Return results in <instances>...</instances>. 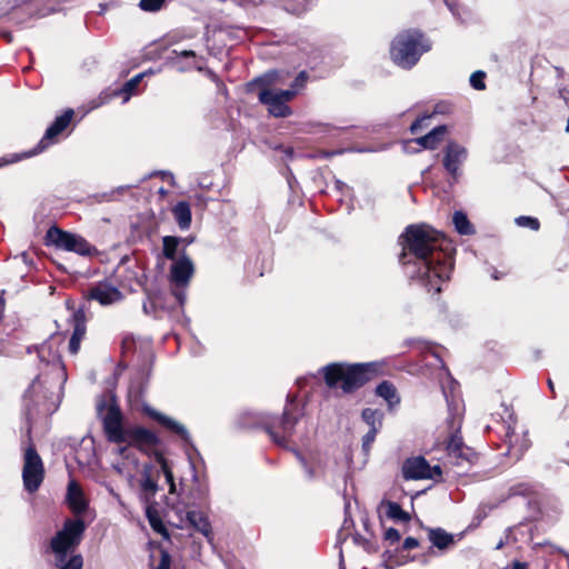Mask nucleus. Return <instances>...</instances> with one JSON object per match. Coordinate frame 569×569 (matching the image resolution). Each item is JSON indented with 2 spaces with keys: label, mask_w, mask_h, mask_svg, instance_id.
I'll return each instance as SVG.
<instances>
[{
  "label": "nucleus",
  "mask_w": 569,
  "mask_h": 569,
  "mask_svg": "<svg viewBox=\"0 0 569 569\" xmlns=\"http://www.w3.org/2000/svg\"><path fill=\"white\" fill-rule=\"evenodd\" d=\"M141 489L144 493V499L148 501L150 498H153L158 491V483L153 480L149 473L144 472L143 478L141 480Z\"/></svg>",
  "instance_id": "7c9ffc66"
},
{
  "label": "nucleus",
  "mask_w": 569,
  "mask_h": 569,
  "mask_svg": "<svg viewBox=\"0 0 569 569\" xmlns=\"http://www.w3.org/2000/svg\"><path fill=\"white\" fill-rule=\"evenodd\" d=\"M510 569H528V565L526 562L515 561Z\"/></svg>",
  "instance_id": "864d4df0"
},
{
  "label": "nucleus",
  "mask_w": 569,
  "mask_h": 569,
  "mask_svg": "<svg viewBox=\"0 0 569 569\" xmlns=\"http://www.w3.org/2000/svg\"><path fill=\"white\" fill-rule=\"evenodd\" d=\"M296 456L301 460V462H303V463H305V460H303V458L299 455V452H296Z\"/></svg>",
  "instance_id": "680f3d73"
},
{
  "label": "nucleus",
  "mask_w": 569,
  "mask_h": 569,
  "mask_svg": "<svg viewBox=\"0 0 569 569\" xmlns=\"http://www.w3.org/2000/svg\"><path fill=\"white\" fill-rule=\"evenodd\" d=\"M443 395H445V398H446V400H447V403H448L449 408H451V406H452V405H453V402H455V398H453V396H452V395H451V396H449V393H448L446 390H443Z\"/></svg>",
  "instance_id": "5fc2aeb1"
},
{
  "label": "nucleus",
  "mask_w": 569,
  "mask_h": 569,
  "mask_svg": "<svg viewBox=\"0 0 569 569\" xmlns=\"http://www.w3.org/2000/svg\"><path fill=\"white\" fill-rule=\"evenodd\" d=\"M380 509L385 511L386 516L398 522H408L410 520V515L402 510L399 503L382 500L380 503Z\"/></svg>",
  "instance_id": "a878e982"
},
{
  "label": "nucleus",
  "mask_w": 569,
  "mask_h": 569,
  "mask_svg": "<svg viewBox=\"0 0 569 569\" xmlns=\"http://www.w3.org/2000/svg\"><path fill=\"white\" fill-rule=\"evenodd\" d=\"M2 320V317L0 316V321Z\"/></svg>",
  "instance_id": "0e129e2a"
},
{
  "label": "nucleus",
  "mask_w": 569,
  "mask_h": 569,
  "mask_svg": "<svg viewBox=\"0 0 569 569\" xmlns=\"http://www.w3.org/2000/svg\"><path fill=\"white\" fill-rule=\"evenodd\" d=\"M419 546V542L416 538L413 537H408L405 539L403 543H402V549L403 550H410V549H413L416 547Z\"/></svg>",
  "instance_id": "09e8293b"
},
{
  "label": "nucleus",
  "mask_w": 569,
  "mask_h": 569,
  "mask_svg": "<svg viewBox=\"0 0 569 569\" xmlns=\"http://www.w3.org/2000/svg\"><path fill=\"white\" fill-rule=\"evenodd\" d=\"M44 479V466L33 445L28 446L23 453L22 480L24 489L36 492Z\"/></svg>",
  "instance_id": "1a4fd4ad"
},
{
  "label": "nucleus",
  "mask_w": 569,
  "mask_h": 569,
  "mask_svg": "<svg viewBox=\"0 0 569 569\" xmlns=\"http://www.w3.org/2000/svg\"><path fill=\"white\" fill-rule=\"evenodd\" d=\"M548 387L551 391H555L553 382L551 379L548 380Z\"/></svg>",
  "instance_id": "13d9d810"
},
{
  "label": "nucleus",
  "mask_w": 569,
  "mask_h": 569,
  "mask_svg": "<svg viewBox=\"0 0 569 569\" xmlns=\"http://www.w3.org/2000/svg\"><path fill=\"white\" fill-rule=\"evenodd\" d=\"M447 453L449 461L461 468L468 467L477 460V453L471 448L465 446L458 432L450 437L447 445Z\"/></svg>",
  "instance_id": "f8f14e48"
},
{
  "label": "nucleus",
  "mask_w": 569,
  "mask_h": 569,
  "mask_svg": "<svg viewBox=\"0 0 569 569\" xmlns=\"http://www.w3.org/2000/svg\"><path fill=\"white\" fill-rule=\"evenodd\" d=\"M180 239L172 236H166L162 238V251L163 256L169 260L176 259L177 248Z\"/></svg>",
  "instance_id": "c756f323"
},
{
  "label": "nucleus",
  "mask_w": 569,
  "mask_h": 569,
  "mask_svg": "<svg viewBox=\"0 0 569 569\" xmlns=\"http://www.w3.org/2000/svg\"><path fill=\"white\" fill-rule=\"evenodd\" d=\"M73 117V110L67 109L61 116L57 117L56 120L46 130V133L39 142V151H42L47 146L53 141L71 122Z\"/></svg>",
  "instance_id": "f3484780"
},
{
  "label": "nucleus",
  "mask_w": 569,
  "mask_h": 569,
  "mask_svg": "<svg viewBox=\"0 0 569 569\" xmlns=\"http://www.w3.org/2000/svg\"><path fill=\"white\" fill-rule=\"evenodd\" d=\"M64 381L66 373L60 363L49 366L48 372L34 378L23 398L26 416L29 420L36 413L49 415L57 410Z\"/></svg>",
  "instance_id": "f03ea898"
},
{
  "label": "nucleus",
  "mask_w": 569,
  "mask_h": 569,
  "mask_svg": "<svg viewBox=\"0 0 569 569\" xmlns=\"http://www.w3.org/2000/svg\"><path fill=\"white\" fill-rule=\"evenodd\" d=\"M308 78L309 76L306 71L299 72L298 76L295 78L293 82L291 83V88L296 90V92L298 93L299 90L305 88Z\"/></svg>",
  "instance_id": "37998d69"
},
{
  "label": "nucleus",
  "mask_w": 569,
  "mask_h": 569,
  "mask_svg": "<svg viewBox=\"0 0 569 569\" xmlns=\"http://www.w3.org/2000/svg\"><path fill=\"white\" fill-rule=\"evenodd\" d=\"M4 306H6L4 299L0 297V316L2 318H3V313H4Z\"/></svg>",
  "instance_id": "4d7b16f0"
},
{
  "label": "nucleus",
  "mask_w": 569,
  "mask_h": 569,
  "mask_svg": "<svg viewBox=\"0 0 569 569\" xmlns=\"http://www.w3.org/2000/svg\"><path fill=\"white\" fill-rule=\"evenodd\" d=\"M124 443L142 449L143 447H157L160 443L159 437L151 430L140 427H127Z\"/></svg>",
  "instance_id": "4468645a"
},
{
  "label": "nucleus",
  "mask_w": 569,
  "mask_h": 569,
  "mask_svg": "<svg viewBox=\"0 0 569 569\" xmlns=\"http://www.w3.org/2000/svg\"><path fill=\"white\" fill-rule=\"evenodd\" d=\"M97 415L102 420L103 431L108 441L124 443L127 428L122 426V413L114 398H101L97 402Z\"/></svg>",
  "instance_id": "0eeeda50"
},
{
  "label": "nucleus",
  "mask_w": 569,
  "mask_h": 569,
  "mask_svg": "<svg viewBox=\"0 0 569 569\" xmlns=\"http://www.w3.org/2000/svg\"><path fill=\"white\" fill-rule=\"evenodd\" d=\"M452 221L458 233L469 236L475 232L473 227L462 211H456Z\"/></svg>",
  "instance_id": "c85d7f7f"
},
{
  "label": "nucleus",
  "mask_w": 569,
  "mask_h": 569,
  "mask_svg": "<svg viewBox=\"0 0 569 569\" xmlns=\"http://www.w3.org/2000/svg\"><path fill=\"white\" fill-rule=\"evenodd\" d=\"M172 214L179 228L181 230H187L191 224V209L190 204L187 201H179L172 208Z\"/></svg>",
  "instance_id": "b1692460"
},
{
  "label": "nucleus",
  "mask_w": 569,
  "mask_h": 569,
  "mask_svg": "<svg viewBox=\"0 0 569 569\" xmlns=\"http://www.w3.org/2000/svg\"><path fill=\"white\" fill-rule=\"evenodd\" d=\"M67 501L74 513H82L88 507L82 489L74 480L68 483Z\"/></svg>",
  "instance_id": "412c9836"
},
{
  "label": "nucleus",
  "mask_w": 569,
  "mask_h": 569,
  "mask_svg": "<svg viewBox=\"0 0 569 569\" xmlns=\"http://www.w3.org/2000/svg\"><path fill=\"white\" fill-rule=\"evenodd\" d=\"M171 567V557L167 551H161L160 561L156 569H170Z\"/></svg>",
  "instance_id": "49530a36"
},
{
  "label": "nucleus",
  "mask_w": 569,
  "mask_h": 569,
  "mask_svg": "<svg viewBox=\"0 0 569 569\" xmlns=\"http://www.w3.org/2000/svg\"><path fill=\"white\" fill-rule=\"evenodd\" d=\"M445 112H446V111H445V106H442V104H437V106L435 107V111H433V113H445Z\"/></svg>",
  "instance_id": "6e6d98bb"
},
{
  "label": "nucleus",
  "mask_w": 569,
  "mask_h": 569,
  "mask_svg": "<svg viewBox=\"0 0 569 569\" xmlns=\"http://www.w3.org/2000/svg\"><path fill=\"white\" fill-rule=\"evenodd\" d=\"M187 520L196 530L201 532L208 539L210 538L211 526L208 518L201 511L189 510L187 512Z\"/></svg>",
  "instance_id": "393cba45"
},
{
  "label": "nucleus",
  "mask_w": 569,
  "mask_h": 569,
  "mask_svg": "<svg viewBox=\"0 0 569 569\" xmlns=\"http://www.w3.org/2000/svg\"><path fill=\"white\" fill-rule=\"evenodd\" d=\"M376 393L385 399L390 407L399 403L400 401L395 386L389 381H382L379 383L376 388Z\"/></svg>",
  "instance_id": "bb28decb"
},
{
  "label": "nucleus",
  "mask_w": 569,
  "mask_h": 569,
  "mask_svg": "<svg viewBox=\"0 0 569 569\" xmlns=\"http://www.w3.org/2000/svg\"><path fill=\"white\" fill-rule=\"evenodd\" d=\"M91 300L98 301L101 306H110L122 300V292L108 282H99L91 287L87 293Z\"/></svg>",
  "instance_id": "2eb2a0df"
},
{
  "label": "nucleus",
  "mask_w": 569,
  "mask_h": 569,
  "mask_svg": "<svg viewBox=\"0 0 569 569\" xmlns=\"http://www.w3.org/2000/svg\"><path fill=\"white\" fill-rule=\"evenodd\" d=\"M428 538L432 543V547L439 550H447L455 543L453 536L448 533L442 528H432L428 530Z\"/></svg>",
  "instance_id": "5701e85b"
},
{
  "label": "nucleus",
  "mask_w": 569,
  "mask_h": 569,
  "mask_svg": "<svg viewBox=\"0 0 569 569\" xmlns=\"http://www.w3.org/2000/svg\"><path fill=\"white\" fill-rule=\"evenodd\" d=\"M502 547H503V541H502V540H500V541L497 543V546H496V550H499V549H501Z\"/></svg>",
  "instance_id": "bf43d9fd"
},
{
  "label": "nucleus",
  "mask_w": 569,
  "mask_h": 569,
  "mask_svg": "<svg viewBox=\"0 0 569 569\" xmlns=\"http://www.w3.org/2000/svg\"><path fill=\"white\" fill-rule=\"evenodd\" d=\"M274 92L286 104L288 101L292 100L297 94L296 90H293L292 88L287 90H278Z\"/></svg>",
  "instance_id": "a18cd8bd"
},
{
  "label": "nucleus",
  "mask_w": 569,
  "mask_h": 569,
  "mask_svg": "<svg viewBox=\"0 0 569 569\" xmlns=\"http://www.w3.org/2000/svg\"><path fill=\"white\" fill-rule=\"evenodd\" d=\"M158 462L160 465L161 471L163 472V475L166 477L167 482L170 485V492L171 493L174 492L176 485L173 481V473L171 471V468H170L168 461L162 456H159Z\"/></svg>",
  "instance_id": "72a5a7b5"
},
{
  "label": "nucleus",
  "mask_w": 569,
  "mask_h": 569,
  "mask_svg": "<svg viewBox=\"0 0 569 569\" xmlns=\"http://www.w3.org/2000/svg\"><path fill=\"white\" fill-rule=\"evenodd\" d=\"M430 49V41L419 30H406L392 40L390 57L402 69H411Z\"/></svg>",
  "instance_id": "20e7f679"
},
{
  "label": "nucleus",
  "mask_w": 569,
  "mask_h": 569,
  "mask_svg": "<svg viewBox=\"0 0 569 569\" xmlns=\"http://www.w3.org/2000/svg\"><path fill=\"white\" fill-rule=\"evenodd\" d=\"M380 430L369 429L368 432L362 437V450L368 453L370 451L371 445L373 443L377 433Z\"/></svg>",
  "instance_id": "79ce46f5"
},
{
  "label": "nucleus",
  "mask_w": 569,
  "mask_h": 569,
  "mask_svg": "<svg viewBox=\"0 0 569 569\" xmlns=\"http://www.w3.org/2000/svg\"><path fill=\"white\" fill-rule=\"evenodd\" d=\"M506 441L508 442V455L520 459L526 450L530 447V440L527 433L516 435L510 426L506 432Z\"/></svg>",
  "instance_id": "aec40b11"
},
{
  "label": "nucleus",
  "mask_w": 569,
  "mask_h": 569,
  "mask_svg": "<svg viewBox=\"0 0 569 569\" xmlns=\"http://www.w3.org/2000/svg\"><path fill=\"white\" fill-rule=\"evenodd\" d=\"M278 72L269 71L261 77L256 78L252 83L261 84V86H271L276 83Z\"/></svg>",
  "instance_id": "a19ab883"
},
{
  "label": "nucleus",
  "mask_w": 569,
  "mask_h": 569,
  "mask_svg": "<svg viewBox=\"0 0 569 569\" xmlns=\"http://www.w3.org/2000/svg\"><path fill=\"white\" fill-rule=\"evenodd\" d=\"M486 73L481 70L475 71L470 76V86L476 90H483L486 88L485 83Z\"/></svg>",
  "instance_id": "4c0bfd02"
},
{
  "label": "nucleus",
  "mask_w": 569,
  "mask_h": 569,
  "mask_svg": "<svg viewBox=\"0 0 569 569\" xmlns=\"http://www.w3.org/2000/svg\"><path fill=\"white\" fill-rule=\"evenodd\" d=\"M385 540L389 542V545H393L400 540V533L395 528H389L385 532Z\"/></svg>",
  "instance_id": "c03bdc74"
},
{
  "label": "nucleus",
  "mask_w": 569,
  "mask_h": 569,
  "mask_svg": "<svg viewBox=\"0 0 569 569\" xmlns=\"http://www.w3.org/2000/svg\"><path fill=\"white\" fill-rule=\"evenodd\" d=\"M126 189H127V187H119L116 191H117V192H122V191H123V190H126Z\"/></svg>",
  "instance_id": "052dcab7"
},
{
  "label": "nucleus",
  "mask_w": 569,
  "mask_h": 569,
  "mask_svg": "<svg viewBox=\"0 0 569 569\" xmlns=\"http://www.w3.org/2000/svg\"><path fill=\"white\" fill-rule=\"evenodd\" d=\"M342 561H343V555H342V552H340V562H342Z\"/></svg>",
  "instance_id": "e2e57ef3"
},
{
  "label": "nucleus",
  "mask_w": 569,
  "mask_h": 569,
  "mask_svg": "<svg viewBox=\"0 0 569 569\" xmlns=\"http://www.w3.org/2000/svg\"><path fill=\"white\" fill-rule=\"evenodd\" d=\"M54 566L58 569H82L83 559L81 555H71L70 558H67L66 561L58 563L57 559H54Z\"/></svg>",
  "instance_id": "473e14b6"
},
{
  "label": "nucleus",
  "mask_w": 569,
  "mask_h": 569,
  "mask_svg": "<svg viewBox=\"0 0 569 569\" xmlns=\"http://www.w3.org/2000/svg\"><path fill=\"white\" fill-rule=\"evenodd\" d=\"M383 412L379 409L366 408L362 410L361 418L370 427L369 429L381 430Z\"/></svg>",
  "instance_id": "cd10ccee"
},
{
  "label": "nucleus",
  "mask_w": 569,
  "mask_h": 569,
  "mask_svg": "<svg viewBox=\"0 0 569 569\" xmlns=\"http://www.w3.org/2000/svg\"><path fill=\"white\" fill-rule=\"evenodd\" d=\"M73 332L69 341V351L76 355L80 349V343L86 335V316L83 310H76L72 315Z\"/></svg>",
  "instance_id": "6ab92c4d"
},
{
  "label": "nucleus",
  "mask_w": 569,
  "mask_h": 569,
  "mask_svg": "<svg viewBox=\"0 0 569 569\" xmlns=\"http://www.w3.org/2000/svg\"><path fill=\"white\" fill-rule=\"evenodd\" d=\"M173 295L176 296L177 300L179 301L180 305H182L186 300V293L181 290H178L176 289L173 291Z\"/></svg>",
  "instance_id": "603ef678"
},
{
  "label": "nucleus",
  "mask_w": 569,
  "mask_h": 569,
  "mask_svg": "<svg viewBox=\"0 0 569 569\" xmlns=\"http://www.w3.org/2000/svg\"><path fill=\"white\" fill-rule=\"evenodd\" d=\"M301 416L302 412L295 403V398L291 399L290 396H288V403L281 418H272L266 415L262 416L260 420L272 441L278 446L287 447L289 439L295 433L296 425Z\"/></svg>",
  "instance_id": "39448f33"
},
{
  "label": "nucleus",
  "mask_w": 569,
  "mask_h": 569,
  "mask_svg": "<svg viewBox=\"0 0 569 569\" xmlns=\"http://www.w3.org/2000/svg\"><path fill=\"white\" fill-rule=\"evenodd\" d=\"M164 0H140L139 7L143 11L154 12L161 9Z\"/></svg>",
  "instance_id": "ea45409f"
},
{
  "label": "nucleus",
  "mask_w": 569,
  "mask_h": 569,
  "mask_svg": "<svg viewBox=\"0 0 569 569\" xmlns=\"http://www.w3.org/2000/svg\"><path fill=\"white\" fill-rule=\"evenodd\" d=\"M142 411L149 418L156 420L158 423H160L162 427H164L167 430L177 435L184 443L192 446L190 433L183 425H181L180 422L176 421L174 419L157 411L156 409L151 408L148 405H144L142 407Z\"/></svg>",
  "instance_id": "ddd939ff"
},
{
  "label": "nucleus",
  "mask_w": 569,
  "mask_h": 569,
  "mask_svg": "<svg viewBox=\"0 0 569 569\" xmlns=\"http://www.w3.org/2000/svg\"><path fill=\"white\" fill-rule=\"evenodd\" d=\"M193 274V263L192 261L186 257L182 256L180 259L173 262L171 266V281L179 286L184 287L188 284L190 278Z\"/></svg>",
  "instance_id": "a211bd4d"
},
{
  "label": "nucleus",
  "mask_w": 569,
  "mask_h": 569,
  "mask_svg": "<svg viewBox=\"0 0 569 569\" xmlns=\"http://www.w3.org/2000/svg\"><path fill=\"white\" fill-rule=\"evenodd\" d=\"M447 132L446 126H438L433 128L430 132L427 134L419 137L415 140L419 146H421L423 149L435 150L443 139V136Z\"/></svg>",
  "instance_id": "4be33fe9"
},
{
  "label": "nucleus",
  "mask_w": 569,
  "mask_h": 569,
  "mask_svg": "<svg viewBox=\"0 0 569 569\" xmlns=\"http://www.w3.org/2000/svg\"><path fill=\"white\" fill-rule=\"evenodd\" d=\"M308 1L309 0H299L292 3H284L283 7L290 13L301 14L302 12L306 11Z\"/></svg>",
  "instance_id": "58836bf2"
},
{
  "label": "nucleus",
  "mask_w": 569,
  "mask_h": 569,
  "mask_svg": "<svg viewBox=\"0 0 569 569\" xmlns=\"http://www.w3.org/2000/svg\"><path fill=\"white\" fill-rule=\"evenodd\" d=\"M468 157L467 149L456 141H449L443 150L442 164L452 180L458 181L461 176V166Z\"/></svg>",
  "instance_id": "9b49d317"
},
{
  "label": "nucleus",
  "mask_w": 569,
  "mask_h": 569,
  "mask_svg": "<svg viewBox=\"0 0 569 569\" xmlns=\"http://www.w3.org/2000/svg\"><path fill=\"white\" fill-rule=\"evenodd\" d=\"M259 100L261 103L268 106L269 112L278 118H286L291 114V109L288 107L273 90L262 88L259 92Z\"/></svg>",
  "instance_id": "dca6fc26"
},
{
  "label": "nucleus",
  "mask_w": 569,
  "mask_h": 569,
  "mask_svg": "<svg viewBox=\"0 0 569 569\" xmlns=\"http://www.w3.org/2000/svg\"><path fill=\"white\" fill-rule=\"evenodd\" d=\"M402 476L406 480L430 479L439 480L442 470L439 465L430 466L422 456L408 458L402 465Z\"/></svg>",
  "instance_id": "9d476101"
},
{
  "label": "nucleus",
  "mask_w": 569,
  "mask_h": 569,
  "mask_svg": "<svg viewBox=\"0 0 569 569\" xmlns=\"http://www.w3.org/2000/svg\"><path fill=\"white\" fill-rule=\"evenodd\" d=\"M144 76V72L136 74L133 78H131L123 84L120 92L126 94L123 99L124 102L129 100L131 94L136 93L137 87L139 86Z\"/></svg>",
  "instance_id": "2f4dec72"
},
{
  "label": "nucleus",
  "mask_w": 569,
  "mask_h": 569,
  "mask_svg": "<svg viewBox=\"0 0 569 569\" xmlns=\"http://www.w3.org/2000/svg\"><path fill=\"white\" fill-rule=\"evenodd\" d=\"M443 1L455 17L461 18L458 12V9H457V7H458L457 0H443Z\"/></svg>",
  "instance_id": "8fccbe9b"
},
{
  "label": "nucleus",
  "mask_w": 569,
  "mask_h": 569,
  "mask_svg": "<svg viewBox=\"0 0 569 569\" xmlns=\"http://www.w3.org/2000/svg\"><path fill=\"white\" fill-rule=\"evenodd\" d=\"M173 53L177 56V58H192L196 59V52L192 50H182L180 52L173 51Z\"/></svg>",
  "instance_id": "3c124183"
},
{
  "label": "nucleus",
  "mask_w": 569,
  "mask_h": 569,
  "mask_svg": "<svg viewBox=\"0 0 569 569\" xmlns=\"http://www.w3.org/2000/svg\"><path fill=\"white\" fill-rule=\"evenodd\" d=\"M147 518L149 520L150 526L152 529L157 532L164 531V526L161 521V519L158 517L157 512L152 510L151 507H148L146 510Z\"/></svg>",
  "instance_id": "c9c22d12"
},
{
  "label": "nucleus",
  "mask_w": 569,
  "mask_h": 569,
  "mask_svg": "<svg viewBox=\"0 0 569 569\" xmlns=\"http://www.w3.org/2000/svg\"><path fill=\"white\" fill-rule=\"evenodd\" d=\"M329 388L340 386L345 393H351L371 380L378 372L376 362L330 363L322 368Z\"/></svg>",
  "instance_id": "7ed1b4c3"
},
{
  "label": "nucleus",
  "mask_w": 569,
  "mask_h": 569,
  "mask_svg": "<svg viewBox=\"0 0 569 569\" xmlns=\"http://www.w3.org/2000/svg\"><path fill=\"white\" fill-rule=\"evenodd\" d=\"M46 240L58 249L76 252L80 256H91L97 251L83 237L63 231L56 226L48 229Z\"/></svg>",
  "instance_id": "6e6552de"
},
{
  "label": "nucleus",
  "mask_w": 569,
  "mask_h": 569,
  "mask_svg": "<svg viewBox=\"0 0 569 569\" xmlns=\"http://www.w3.org/2000/svg\"><path fill=\"white\" fill-rule=\"evenodd\" d=\"M516 223L519 227L522 228H529L531 230H538L540 227V222L537 218L528 217V216H520L516 218Z\"/></svg>",
  "instance_id": "e433bc0d"
},
{
  "label": "nucleus",
  "mask_w": 569,
  "mask_h": 569,
  "mask_svg": "<svg viewBox=\"0 0 569 569\" xmlns=\"http://www.w3.org/2000/svg\"><path fill=\"white\" fill-rule=\"evenodd\" d=\"M430 118V114H425L421 118H418L416 121H413L412 124L410 126L411 133H417L422 128L423 122Z\"/></svg>",
  "instance_id": "de8ad7c7"
},
{
  "label": "nucleus",
  "mask_w": 569,
  "mask_h": 569,
  "mask_svg": "<svg viewBox=\"0 0 569 569\" xmlns=\"http://www.w3.org/2000/svg\"><path fill=\"white\" fill-rule=\"evenodd\" d=\"M86 530V523L82 519H68L63 527L50 540V550L61 563L74 555L73 551L80 545Z\"/></svg>",
  "instance_id": "423d86ee"
},
{
  "label": "nucleus",
  "mask_w": 569,
  "mask_h": 569,
  "mask_svg": "<svg viewBox=\"0 0 569 569\" xmlns=\"http://www.w3.org/2000/svg\"><path fill=\"white\" fill-rule=\"evenodd\" d=\"M402 252L399 261L407 276L428 292L439 293L450 279L453 248L438 231L427 224H411L400 236Z\"/></svg>",
  "instance_id": "f257e3e1"
},
{
  "label": "nucleus",
  "mask_w": 569,
  "mask_h": 569,
  "mask_svg": "<svg viewBox=\"0 0 569 569\" xmlns=\"http://www.w3.org/2000/svg\"><path fill=\"white\" fill-rule=\"evenodd\" d=\"M36 153L37 152H27V153H10V154L2 156V157H0V168L19 162L20 160H22L24 158H29Z\"/></svg>",
  "instance_id": "f704fd0d"
}]
</instances>
